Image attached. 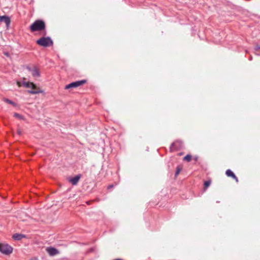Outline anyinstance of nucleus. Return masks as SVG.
<instances>
[{
	"mask_svg": "<svg viewBox=\"0 0 260 260\" xmlns=\"http://www.w3.org/2000/svg\"><path fill=\"white\" fill-rule=\"evenodd\" d=\"M29 29L32 32L40 31L42 32L44 36H46L47 34L46 24L43 20L41 19H38L32 23L29 26Z\"/></svg>",
	"mask_w": 260,
	"mask_h": 260,
	"instance_id": "1",
	"label": "nucleus"
},
{
	"mask_svg": "<svg viewBox=\"0 0 260 260\" xmlns=\"http://www.w3.org/2000/svg\"><path fill=\"white\" fill-rule=\"evenodd\" d=\"M24 86L27 88L31 89V90H28V92L30 94H35L43 92V90H42L39 87L37 86L36 85L32 82H28L24 83Z\"/></svg>",
	"mask_w": 260,
	"mask_h": 260,
	"instance_id": "2",
	"label": "nucleus"
},
{
	"mask_svg": "<svg viewBox=\"0 0 260 260\" xmlns=\"http://www.w3.org/2000/svg\"><path fill=\"white\" fill-rule=\"evenodd\" d=\"M36 43L41 46L48 47L53 45V41L50 37H42L36 41Z\"/></svg>",
	"mask_w": 260,
	"mask_h": 260,
	"instance_id": "3",
	"label": "nucleus"
},
{
	"mask_svg": "<svg viewBox=\"0 0 260 260\" xmlns=\"http://www.w3.org/2000/svg\"><path fill=\"white\" fill-rule=\"evenodd\" d=\"M13 248L6 243H0V252L5 255H9L13 252Z\"/></svg>",
	"mask_w": 260,
	"mask_h": 260,
	"instance_id": "4",
	"label": "nucleus"
},
{
	"mask_svg": "<svg viewBox=\"0 0 260 260\" xmlns=\"http://www.w3.org/2000/svg\"><path fill=\"white\" fill-rule=\"evenodd\" d=\"M86 82V80H82L80 81H77L74 82H72L68 85H67L65 86L66 89H68L72 88H77L79 86H80L83 84H84Z\"/></svg>",
	"mask_w": 260,
	"mask_h": 260,
	"instance_id": "5",
	"label": "nucleus"
},
{
	"mask_svg": "<svg viewBox=\"0 0 260 260\" xmlns=\"http://www.w3.org/2000/svg\"><path fill=\"white\" fill-rule=\"evenodd\" d=\"M183 146L182 141L181 140H176L173 142L170 146L171 151H174L182 148Z\"/></svg>",
	"mask_w": 260,
	"mask_h": 260,
	"instance_id": "6",
	"label": "nucleus"
},
{
	"mask_svg": "<svg viewBox=\"0 0 260 260\" xmlns=\"http://www.w3.org/2000/svg\"><path fill=\"white\" fill-rule=\"evenodd\" d=\"M46 251L50 256H53L59 253V251L56 248L52 246L46 247Z\"/></svg>",
	"mask_w": 260,
	"mask_h": 260,
	"instance_id": "7",
	"label": "nucleus"
},
{
	"mask_svg": "<svg viewBox=\"0 0 260 260\" xmlns=\"http://www.w3.org/2000/svg\"><path fill=\"white\" fill-rule=\"evenodd\" d=\"M81 177V175L79 174L77 176H76L74 177L71 178L69 179V181L73 185H76L77 184L78 182H79L80 179Z\"/></svg>",
	"mask_w": 260,
	"mask_h": 260,
	"instance_id": "8",
	"label": "nucleus"
},
{
	"mask_svg": "<svg viewBox=\"0 0 260 260\" xmlns=\"http://www.w3.org/2000/svg\"><path fill=\"white\" fill-rule=\"evenodd\" d=\"M2 21H4L6 23L7 28L9 27L11 22V20L8 16H0V22Z\"/></svg>",
	"mask_w": 260,
	"mask_h": 260,
	"instance_id": "9",
	"label": "nucleus"
},
{
	"mask_svg": "<svg viewBox=\"0 0 260 260\" xmlns=\"http://www.w3.org/2000/svg\"><path fill=\"white\" fill-rule=\"evenodd\" d=\"M30 71L31 72L32 76L34 78H37V77H40V71L37 68L34 67L32 69L30 70Z\"/></svg>",
	"mask_w": 260,
	"mask_h": 260,
	"instance_id": "10",
	"label": "nucleus"
},
{
	"mask_svg": "<svg viewBox=\"0 0 260 260\" xmlns=\"http://www.w3.org/2000/svg\"><path fill=\"white\" fill-rule=\"evenodd\" d=\"M225 174L228 177H231L234 179L236 182H238V178L231 170H227L226 171Z\"/></svg>",
	"mask_w": 260,
	"mask_h": 260,
	"instance_id": "11",
	"label": "nucleus"
},
{
	"mask_svg": "<svg viewBox=\"0 0 260 260\" xmlns=\"http://www.w3.org/2000/svg\"><path fill=\"white\" fill-rule=\"evenodd\" d=\"M13 238L15 240H20L23 238H25L26 236L24 235L20 234H15L12 236Z\"/></svg>",
	"mask_w": 260,
	"mask_h": 260,
	"instance_id": "12",
	"label": "nucleus"
},
{
	"mask_svg": "<svg viewBox=\"0 0 260 260\" xmlns=\"http://www.w3.org/2000/svg\"><path fill=\"white\" fill-rule=\"evenodd\" d=\"M192 157L191 155L187 154V155H186L185 156H184L183 157V160L189 162V161H190L191 160H192Z\"/></svg>",
	"mask_w": 260,
	"mask_h": 260,
	"instance_id": "13",
	"label": "nucleus"
},
{
	"mask_svg": "<svg viewBox=\"0 0 260 260\" xmlns=\"http://www.w3.org/2000/svg\"><path fill=\"white\" fill-rule=\"evenodd\" d=\"M182 169V167L181 166H178L177 167L175 175V177H176L179 175L180 172L181 171Z\"/></svg>",
	"mask_w": 260,
	"mask_h": 260,
	"instance_id": "14",
	"label": "nucleus"
},
{
	"mask_svg": "<svg viewBox=\"0 0 260 260\" xmlns=\"http://www.w3.org/2000/svg\"><path fill=\"white\" fill-rule=\"evenodd\" d=\"M14 116L16 118H18V119H22V120H24L25 118H24V117L23 116H22L21 115L17 113H15L14 114Z\"/></svg>",
	"mask_w": 260,
	"mask_h": 260,
	"instance_id": "15",
	"label": "nucleus"
},
{
	"mask_svg": "<svg viewBox=\"0 0 260 260\" xmlns=\"http://www.w3.org/2000/svg\"><path fill=\"white\" fill-rule=\"evenodd\" d=\"M3 100H4V101L5 102H6V103H8V104H11V105H13V106H15V104L13 102H12V101H11V100H10L8 99L4 98V99H3Z\"/></svg>",
	"mask_w": 260,
	"mask_h": 260,
	"instance_id": "16",
	"label": "nucleus"
},
{
	"mask_svg": "<svg viewBox=\"0 0 260 260\" xmlns=\"http://www.w3.org/2000/svg\"><path fill=\"white\" fill-rule=\"evenodd\" d=\"M210 184H211V181H210V180L206 181L204 182L205 188H207L208 187H209L210 186Z\"/></svg>",
	"mask_w": 260,
	"mask_h": 260,
	"instance_id": "17",
	"label": "nucleus"
},
{
	"mask_svg": "<svg viewBox=\"0 0 260 260\" xmlns=\"http://www.w3.org/2000/svg\"><path fill=\"white\" fill-rule=\"evenodd\" d=\"M254 49L256 51H258V50H260V45H258V44H256L255 45Z\"/></svg>",
	"mask_w": 260,
	"mask_h": 260,
	"instance_id": "18",
	"label": "nucleus"
},
{
	"mask_svg": "<svg viewBox=\"0 0 260 260\" xmlns=\"http://www.w3.org/2000/svg\"><path fill=\"white\" fill-rule=\"evenodd\" d=\"M17 134L19 135H21V134H22V131L20 129H18L17 130Z\"/></svg>",
	"mask_w": 260,
	"mask_h": 260,
	"instance_id": "19",
	"label": "nucleus"
},
{
	"mask_svg": "<svg viewBox=\"0 0 260 260\" xmlns=\"http://www.w3.org/2000/svg\"><path fill=\"white\" fill-rule=\"evenodd\" d=\"M192 160H193L194 161H198V157L196 156L194 157Z\"/></svg>",
	"mask_w": 260,
	"mask_h": 260,
	"instance_id": "20",
	"label": "nucleus"
},
{
	"mask_svg": "<svg viewBox=\"0 0 260 260\" xmlns=\"http://www.w3.org/2000/svg\"><path fill=\"white\" fill-rule=\"evenodd\" d=\"M113 185H110L108 186L107 188L108 189H110V188H112L113 187Z\"/></svg>",
	"mask_w": 260,
	"mask_h": 260,
	"instance_id": "21",
	"label": "nucleus"
},
{
	"mask_svg": "<svg viewBox=\"0 0 260 260\" xmlns=\"http://www.w3.org/2000/svg\"><path fill=\"white\" fill-rule=\"evenodd\" d=\"M17 85H18V86H21V85H20V83L19 82H17Z\"/></svg>",
	"mask_w": 260,
	"mask_h": 260,
	"instance_id": "22",
	"label": "nucleus"
},
{
	"mask_svg": "<svg viewBox=\"0 0 260 260\" xmlns=\"http://www.w3.org/2000/svg\"><path fill=\"white\" fill-rule=\"evenodd\" d=\"M30 260H39V259L37 258H31Z\"/></svg>",
	"mask_w": 260,
	"mask_h": 260,
	"instance_id": "23",
	"label": "nucleus"
},
{
	"mask_svg": "<svg viewBox=\"0 0 260 260\" xmlns=\"http://www.w3.org/2000/svg\"><path fill=\"white\" fill-rule=\"evenodd\" d=\"M5 55L8 56H9V53H4Z\"/></svg>",
	"mask_w": 260,
	"mask_h": 260,
	"instance_id": "24",
	"label": "nucleus"
},
{
	"mask_svg": "<svg viewBox=\"0 0 260 260\" xmlns=\"http://www.w3.org/2000/svg\"><path fill=\"white\" fill-rule=\"evenodd\" d=\"M178 155H182V153H179V154H178Z\"/></svg>",
	"mask_w": 260,
	"mask_h": 260,
	"instance_id": "25",
	"label": "nucleus"
}]
</instances>
